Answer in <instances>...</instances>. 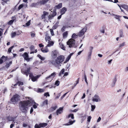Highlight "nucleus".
<instances>
[{
  "instance_id": "obj_1",
  "label": "nucleus",
  "mask_w": 128,
  "mask_h": 128,
  "mask_svg": "<svg viewBox=\"0 0 128 128\" xmlns=\"http://www.w3.org/2000/svg\"><path fill=\"white\" fill-rule=\"evenodd\" d=\"M26 98V99L27 98L28 100L20 102L19 105L20 110L25 114H26L27 112L28 106H30L34 103H35L33 100L30 97Z\"/></svg>"
},
{
  "instance_id": "obj_2",
  "label": "nucleus",
  "mask_w": 128,
  "mask_h": 128,
  "mask_svg": "<svg viewBox=\"0 0 128 128\" xmlns=\"http://www.w3.org/2000/svg\"><path fill=\"white\" fill-rule=\"evenodd\" d=\"M64 56H60L58 57L55 60H52L51 63L56 67H59L61 66L60 65V64L64 61Z\"/></svg>"
},
{
  "instance_id": "obj_3",
  "label": "nucleus",
  "mask_w": 128,
  "mask_h": 128,
  "mask_svg": "<svg viewBox=\"0 0 128 128\" xmlns=\"http://www.w3.org/2000/svg\"><path fill=\"white\" fill-rule=\"evenodd\" d=\"M75 40L74 39H70L67 42V45H69L70 48L73 47H76V46L75 45Z\"/></svg>"
},
{
  "instance_id": "obj_4",
  "label": "nucleus",
  "mask_w": 128,
  "mask_h": 128,
  "mask_svg": "<svg viewBox=\"0 0 128 128\" xmlns=\"http://www.w3.org/2000/svg\"><path fill=\"white\" fill-rule=\"evenodd\" d=\"M117 5L119 7L121 12L124 13V10L122 9V8L126 11H128V5H127L124 4H122L121 5L117 4Z\"/></svg>"
},
{
  "instance_id": "obj_5",
  "label": "nucleus",
  "mask_w": 128,
  "mask_h": 128,
  "mask_svg": "<svg viewBox=\"0 0 128 128\" xmlns=\"http://www.w3.org/2000/svg\"><path fill=\"white\" fill-rule=\"evenodd\" d=\"M19 100V96L17 94H16L13 96L12 98L10 100L13 104H15Z\"/></svg>"
},
{
  "instance_id": "obj_6",
  "label": "nucleus",
  "mask_w": 128,
  "mask_h": 128,
  "mask_svg": "<svg viewBox=\"0 0 128 128\" xmlns=\"http://www.w3.org/2000/svg\"><path fill=\"white\" fill-rule=\"evenodd\" d=\"M30 67L29 66L26 68H24L22 70L21 72L22 74H25L27 76H28V75L30 73Z\"/></svg>"
},
{
  "instance_id": "obj_7",
  "label": "nucleus",
  "mask_w": 128,
  "mask_h": 128,
  "mask_svg": "<svg viewBox=\"0 0 128 128\" xmlns=\"http://www.w3.org/2000/svg\"><path fill=\"white\" fill-rule=\"evenodd\" d=\"M87 29V28L86 27L83 28L78 33V36L81 37L84 36L85 33L86 32Z\"/></svg>"
},
{
  "instance_id": "obj_8",
  "label": "nucleus",
  "mask_w": 128,
  "mask_h": 128,
  "mask_svg": "<svg viewBox=\"0 0 128 128\" xmlns=\"http://www.w3.org/2000/svg\"><path fill=\"white\" fill-rule=\"evenodd\" d=\"M87 29V28L86 27L83 28L78 33V36L81 37L84 36L85 33L86 32Z\"/></svg>"
},
{
  "instance_id": "obj_9",
  "label": "nucleus",
  "mask_w": 128,
  "mask_h": 128,
  "mask_svg": "<svg viewBox=\"0 0 128 128\" xmlns=\"http://www.w3.org/2000/svg\"><path fill=\"white\" fill-rule=\"evenodd\" d=\"M56 75V73L54 72L50 76L46 78L45 79L47 82L51 81Z\"/></svg>"
},
{
  "instance_id": "obj_10",
  "label": "nucleus",
  "mask_w": 128,
  "mask_h": 128,
  "mask_svg": "<svg viewBox=\"0 0 128 128\" xmlns=\"http://www.w3.org/2000/svg\"><path fill=\"white\" fill-rule=\"evenodd\" d=\"M56 15V9H54L53 11L52 14L51 13L49 15L48 18V20H51Z\"/></svg>"
},
{
  "instance_id": "obj_11",
  "label": "nucleus",
  "mask_w": 128,
  "mask_h": 128,
  "mask_svg": "<svg viewBox=\"0 0 128 128\" xmlns=\"http://www.w3.org/2000/svg\"><path fill=\"white\" fill-rule=\"evenodd\" d=\"M93 49V47L90 46L89 48V50L88 54V60H90V56L92 53V50Z\"/></svg>"
},
{
  "instance_id": "obj_12",
  "label": "nucleus",
  "mask_w": 128,
  "mask_h": 128,
  "mask_svg": "<svg viewBox=\"0 0 128 128\" xmlns=\"http://www.w3.org/2000/svg\"><path fill=\"white\" fill-rule=\"evenodd\" d=\"M48 12L46 11H44L43 14L42 15L41 18L42 19H44V20H47V17L48 15Z\"/></svg>"
},
{
  "instance_id": "obj_13",
  "label": "nucleus",
  "mask_w": 128,
  "mask_h": 128,
  "mask_svg": "<svg viewBox=\"0 0 128 128\" xmlns=\"http://www.w3.org/2000/svg\"><path fill=\"white\" fill-rule=\"evenodd\" d=\"M94 102H98L101 101L100 99L99 96L97 95H95L94 97V98L92 100Z\"/></svg>"
},
{
  "instance_id": "obj_14",
  "label": "nucleus",
  "mask_w": 128,
  "mask_h": 128,
  "mask_svg": "<svg viewBox=\"0 0 128 128\" xmlns=\"http://www.w3.org/2000/svg\"><path fill=\"white\" fill-rule=\"evenodd\" d=\"M45 39L46 42L47 41L48 42L52 40L50 37L48 36V34L47 33H46V34Z\"/></svg>"
},
{
  "instance_id": "obj_15",
  "label": "nucleus",
  "mask_w": 128,
  "mask_h": 128,
  "mask_svg": "<svg viewBox=\"0 0 128 128\" xmlns=\"http://www.w3.org/2000/svg\"><path fill=\"white\" fill-rule=\"evenodd\" d=\"M49 0H42L38 2V4L43 5L46 4Z\"/></svg>"
},
{
  "instance_id": "obj_16",
  "label": "nucleus",
  "mask_w": 128,
  "mask_h": 128,
  "mask_svg": "<svg viewBox=\"0 0 128 128\" xmlns=\"http://www.w3.org/2000/svg\"><path fill=\"white\" fill-rule=\"evenodd\" d=\"M69 121V122L68 123L65 124L63 125L65 126H69L72 125L75 122V120H74L73 121H72V120L70 119Z\"/></svg>"
},
{
  "instance_id": "obj_17",
  "label": "nucleus",
  "mask_w": 128,
  "mask_h": 128,
  "mask_svg": "<svg viewBox=\"0 0 128 128\" xmlns=\"http://www.w3.org/2000/svg\"><path fill=\"white\" fill-rule=\"evenodd\" d=\"M48 44L46 46V48L48 47H50L51 46H52L54 44V42L52 41H50L48 42Z\"/></svg>"
},
{
  "instance_id": "obj_18",
  "label": "nucleus",
  "mask_w": 128,
  "mask_h": 128,
  "mask_svg": "<svg viewBox=\"0 0 128 128\" xmlns=\"http://www.w3.org/2000/svg\"><path fill=\"white\" fill-rule=\"evenodd\" d=\"M40 76V75H38L36 76H32L31 78L33 82H35L36 81L37 79L39 78Z\"/></svg>"
},
{
  "instance_id": "obj_19",
  "label": "nucleus",
  "mask_w": 128,
  "mask_h": 128,
  "mask_svg": "<svg viewBox=\"0 0 128 128\" xmlns=\"http://www.w3.org/2000/svg\"><path fill=\"white\" fill-rule=\"evenodd\" d=\"M57 53V51L56 50L52 51V57L54 58L56 57Z\"/></svg>"
},
{
  "instance_id": "obj_20",
  "label": "nucleus",
  "mask_w": 128,
  "mask_h": 128,
  "mask_svg": "<svg viewBox=\"0 0 128 128\" xmlns=\"http://www.w3.org/2000/svg\"><path fill=\"white\" fill-rule=\"evenodd\" d=\"M63 108H60L58 109L56 111V114L58 115L59 114H60L62 112Z\"/></svg>"
},
{
  "instance_id": "obj_21",
  "label": "nucleus",
  "mask_w": 128,
  "mask_h": 128,
  "mask_svg": "<svg viewBox=\"0 0 128 128\" xmlns=\"http://www.w3.org/2000/svg\"><path fill=\"white\" fill-rule=\"evenodd\" d=\"M23 56L24 58V59L26 60H28V55L26 52L24 53V54L23 55Z\"/></svg>"
},
{
  "instance_id": "obj_22",
  "label": "nucleus",
  "mask_w": 128,
  "mask_h": 128,
  "mask_svg": "<svg viewBox=\"0 0 128 128\" xmlns=\"http://www.w3.org/2000/svg\"><path fill=\"white\" fill-rule=\"evenodd\" d=\"M20 35V34H16V32H12L11 34V37L12 38L14 37L16 35L18 36Z\"/></svg>"
},
{
  "instance_id": "obj_23",
  "label": "nucleus",
  "mask_w": 128,
  "mask_h": 128,
  "mask_svg": "<svg viewBox=\"0 0 128 128\" xmlns=\"http://www.w3.org/2000/svg\"><path fill=\"white\" fill-rule=\"evenodd\" d=\"M66 8L64 7L62 8L61 10L60 13L61 14H64L65 12L66 11Z\"/></svg>"
},
{
  "instance_id": "obj_24",
  "label": "nucleus",
  "mask_w": 128,
  "mask_h": 128,
  "mask_svg": "<svg viewBox=\"0 0 128 128\" xmlns=\"http://www.w3.org/2000/svg\"><path fill=\"white\" fill-rule=\"evenodd\" d=\"M121 17V16L118 15H116L114 17V18L116 19L118 21V22H120L121 21L120 19V18Z\"/></svg>"
},
{
  "instance_id": "obj_25",
  "label": "nucleus",
  "mask_w": 128,
  "mask_h": 128,
  "mask_svg": "<svg viewBox=\"0 0 128 128\" xmlns=\"http://www.w3.org/2000/svg\"><path fill=\"white\" fill-rule=\"evenodd\" d=\"M41 51L44 53H46L48 52V50L47 48H46V46L45 48H42L41 49Z\"/></svg>"
},
{
  "instance_id": "obj_26",
  "label": "nucleus",
  "mask_w": 128,
  "mask_h": 128,
  "mask_svg": "<svg viewBox=\"0 0 128 128\" xmlns=\"http://www.w3.org/2000/svg\"><path fill=\"white\" fill-rule=\"evenodd\" d=\"M15 118V117H12L10 116L8 117L7 118V119L9 121H14V119Z\"/></svg>"
},
{
  "instance_id": "obj_27",
  "label": "nucleus",
  "mask_w": 128,
  "mask_h": 128,
  "mask_svg": "<svg viewBox=\"0 0 128 128\" xmlns=\"http://www.w3.org/2000/svg\"><path fill=\"white\" fill-rule=\"evenodd\" d=\"M39 125L40 127H44L47 126V124L46 123H40Z\"/></svg>"
},
{
  "instance_id": "obj_28",
  "label": "nucleus",
  "mask_w": 128,
  "mask_h": 128,
  "mask_svg": "<svg viewBox=\"0 0 128 128\" xmlns=\"http://www.w3.org/2000/svg\"><path fill=\"white\" fill-rule=\"evenodd\" d=\"M78 34H77L75 33H74L72 34V38L71 39H76L77 38L78 36Z\"/></svg>"
},
{
  "instance_id": "obj_29",
  "label": "nucleus",
  "mask_w": 128,
  "mask_h": 128,
  "mask_svg": "<svg viewBox=\"0 0 128 128\" xmlns=\"http://www.w3.org/2000/svg\"><path fill=\"white\" fill-rule=\"evenodd\" d=\"M60 46L63 50H65V49L64 47V46L63 44H62L61 42H60L59 43Z\"/></svg>"
},
{
  "instance_id": "obj_30",
  "label": "nucleus",
  "mask_w": 128,
  "mask_h": 128,
  "mask_svg": "<svg viewBox=\"0 0 128 128\" xmlns=\"http://www.w3.org/2000/svg\"><path fill=\"white\" fill-rule=\"evenodd\" d=\"M65 69L64 68L62 69L60 72L59 74V76H61L62 74H63L64 73Z\"/></svg>"
},
{
  "instance_id": "obj_31",
  "label": "nucleus",
  "mask_w": 128,
  "mask_h": 128,
  "mask_svg": "<svg viewBox=\"0 0 128 128\" xmlns=\"http://www.w3.org/2000/svg\"><path fill=\"white\" fill-rule=\"evenodd\" d=\"M68 34V32L67 31L64 32L63 34V38H66Z\"/></svg>"
},
{
  "instance_id": "obj_32",
  "label": "nucleus",
  "mask_w": 128,
  "mask_h": 128,
  "mask_svg": "<svg viewBox=\"0 0 128 128\" xmlns=\"http://www.w3.org/2000/svg\"><path fill=\"white\" fill-rule=\"evenodd\" d=\"M12 61L10 62L9 63H7L6 64V67L7 68H8L12 64Z\"/></svg>"
},
{
  "instance_id": "obj_33",
  "label": "nucleus",
  "mask_w": 128,
  "mask_h": 128,
  "mask_svg": "<svg viewBox=\"0 0 128 128\" xmlns=\"http://www.w3.org/2000/svg\"><path fill=\"white\" fill-rule=\"evenodd\" d=\"M71 117L72 119H73L74 118V115L72 114H69L68 117L67 118H70Z\"/></svg>"
},
{
  "instance_id": "obj_34",
  "label": "nucleus",
  "mask_w": 128,
  "mask_h": 128,
  "mask_svg": "<svg viewBox=\"0 0 128 128\" xmlns=\"http://www.w3.org/2000/svg\"><path fill=\"white\" fill-rule=\"evenodd\" d=\"M7 57L5 56H3L1 58L3 60V62L6 61L7 60Z\"/></svg>"
},
{
  "instance_id": "obj_35",
  "label": "nucleus",
  "mask_w": 128,
  "mask_h": 128,
  "mask_svg": "<svg viewBox=\"0 0 128 128\" xmlns=\"http://www.w3.org/2000/svg\"><path fill=\"white\" fill-rule=\"evenodd\" d=\"M126 42H124L122 43L121 44L119 45V47L120 48H122L124 46H126Z\"/></svg>"
},
{
  "instance_id": "obj_36",
  "label": "nucleus",
  "mask_w": 128,
  "mask_h": 128,
  "mask_svg": "<svg viewBox=\"0 0 128 128\" xmlns=\"http://www.w3.org/2000/svg\"><path fill=\"white\" fill-rule=\"evenodd\" d=\"M116 80V78H114L112 84L111 85L112 87H114L115 86V83Z\"/></svg>"
},
{
  "instance_id": "obj_37",
  "label": "nucleus",
  "mask_w": 128,
  "mask_h": 128,
  "mask_svg": "<svg viewBox=\"0 0 128 128\" xmlns=\"http://www.w3.org/2000/svg\"><path fill=\"white\" fill-rule=\"evenodd\" d=\"M124 36L123 34V33L122 30H120V37H123Z\"/></svg>"
},
{
  "instance_id": "obj_38",
  "label": "nucleus",
  "mask_w": 128,
  "mask_h": 128,
  "mask_svg": "<svg viewBox=\"0 0 128 128\" xmlns=\"http://www.w3.org/2000/svg\"><path fill=\"white\" fill-rule=\"evenodd\" d=\"M14 47V46H13L10 47L8 50V52L10 53L11 52L12 50Z\"/></svg>"
},
{
  "instance_id": "obj_39",
  "label": "nucleus",
  "mask_w": 128,
  "mask_h": 128,
  "mask_svg": "<svg viewBox=\"0 0 128 128\" xmlns=\"http://www.w3.org/2000/svg\"><path fill=\"white\" fill-rule=\"evenodd\" d=\"M38 57L40 58L41 60H45V58L42 57L40 55L38 54Z\"/></svg>"
},
{
  "instance_id": "obj_40",
  "label": "nucleus",
  "mask_w": 128,
  "mask_h": 128,
  "mask_svg": "<svg viewBox=\"0 0 128 128\" xmlns=\"http://www.w3.org/2000/svg\"><path fill=\"white\" fill-rule=\"evenodd\" d=\"M91 111H93L95 109V107H96V106L95 105H91Z\"/></svg>"
},
{
  "instance_id": "obj_41",
  "label": "nucleus",
  "mask_w": 128,
  "mask_h": 128,
  "mask_svg": "<svg viewBox=\"0 0 128 128\" xmlns=\"http://www.w3.org/2000/svg\"><path fill=\"white\" fill-rule=\"evenodd\" d=\"M68 26H64L62 28V32H64L66 28H68Z\"/></svg>"
},
{
  "instance_id": "obj_42",
  "label": "nucleus",
  "mask_w": 128,
  "mask_h": 128,
  "mask_svg": "<svg viewBox=\"0 0 128 128\" xmlns=\"http://www.w3.org/2000/svg\"><path fill=\"white\" fill-rule=\"evenodd\" d=\"M62 5L61 3H60L56 6V7L58 9H59L62 7Z\"/></svg>"
},
{
  "instance_id": "obj_43",
  "label": "nucleus",
  "mask_w": 128,
  "mask_h": 128,
  "mask_svg": "<svg viewBox=\"0 0 128 128\" xmlns=\"http://www.w3.org/2000/svg\"><path fill=\"white\" fill-rule=\"evenodd\" d=\"M48 104V100H46L44 101L43 103V105H45L47 104Z\"/></svg>"
},
{
  "instance_id": "obj_44",
  "label": "nucleus",
  "mask_w": 128,
  "mask_h": 128,
  "mask_svg": "<svg viewBox=\"0 0 128 128\" xmlns=\"http://www.w3.org/2000/svg\"><path fill=\"white\" fill-rule=\"evenodd\" d=\"M35 102L34 100H33ZM36 104V103H34L33 104H32V105L33 104V108H36L37 107V106L38 105V104Z\"/></svg>"
},
{
  "instance_id": "obj_45",
  "label": "nucleus",
  "mask_w": 128,
  "mask_h": 128,
  "mask_svg": "<svg viewBox=\"0 0 128 128\" xmlns=\"http://www.w3.org/2000/svg\"><path fill=\"white\" fill-rule=\"evenodd\" d=\"M24 6V5L23 4H21L19 6L18 8V10H20L21 8H22Z\"/></svg>"
},
{
  "instance_id": "obj_46",
  "label": "nucleus",
  "mask_w": 128,
  "mask_h": 128,
  "mask_svg": "<svg viewBox=\"0 0 128 128\" xmlns=\"http://www.w3.org/2000/svg\"><path fill=\"white\" fill-rule=\"evenodd\" d=\"M14 21V20H10L8 23L9 25H11Z\"/></svg>"
},
{
  "instance_id": "obj_47",
  "label": "nucleus",
  "mask_w": 128,
  "mask_h": 128,
  "mask_svg": "<svg viewBox=\"0 0 128 128\" xmlns=\"http://www.w3.org/2000/svg\"><path fill=\"white\" fill-rule=\"evenodd\" d=\"M50 31L51 34L52 36H54V31L53 30V29H50Z\"/></svg>"
},
{
  "instance_id": "obj_48",
  "label": "nucleus",
  "mask_w": 128,
  "mask_h": 128,
  "mask_svg": "<svg viewBox=\"0 0 128 128\" xmlns=\"http://www.w3.org/2000/svg\"><path fill=\"white\" fill-rule=\"evenodd\" d=\"M60 84V82L58 80H56L55 83V84L57 86H58Z\"/></svg>"
},
{
  "instance_id": "obj_49",
  "label": "nucleus",
  "mask_w": 128,
  "mask_h": 128,
  "mask_svg": "<svg viewBox=\"0 0 128 128\" xmlns=\"http://www.w3.org/2000/svg\"><path fill=\"white\" fill-rule=\"evenodd\" d=\"M58 27V26L57 24H55L52 27V29H55Z\"/></svg>"
},
{
  "instance_id": "obj_50",
  "label": "nucleus",
  "mask_w": 128,
  "mask_h": 128,
  "mask_svg": "<svg viewBox=\"0 0 128 128\" xmlns=\"http://www.w3.org/2000/svg\"><path fill=\"white\" fill-rule=\"evenodd\" d=\"M18 86H20V85H23V83L19 81L18 82Z\"/></svg>"
},
{
  "instance_id": "obj_51",
  "label": "nucleus",
  "mask_w": 128,
  "mask_h": 128,
  "mask_svg": "<svg viewBox=\"0 0 128 128\" xmlns=\"http://www.w3.org/2000/svg\"><path fill=\"white\" fill-rule=\"evenodd\" d=\"M30 49L31 50H33L34 49V46L33 45H32L30 47Z\"/></svg>"
},
{
  "instance_id": "obj_52",
  "label": "nucleus",
  "mask_w": 128,
  "mask_h": 128,
  "mask_svg": "<svg viewBox=\"0 0 128 128\" xmlns=\"http://www.w3.org/2000/svg\"><path fill=\"white\" fill-rule=\"evenodd\" d=\"M92 117L91 116H89L87 118V121L88 122H90V121Z\"/></svg>"
},
{
  "instance_id": "obj_53",
  "label": "nucleus",
  "mask_w": 128,
  "mask_h": 128,
  "mask_svg": "<svg viewBox=\"0 0 128 128\" xmlns=\"http://www.w3.org/2000/svg\"><path fill=\"white\" fill-rule=\"evenodd\" d=\"M100 32L103 33L104 32V28H102L100 30Z\"/></svg>"
},
{
  "instance_id": "obj_54",
  "label": "nucleus",
  "mask_w": 128,
  "mask_h": 128,
  "mask_svg": "<svg viewBox=\"0 0 128 128\" xmlns=\"http://www.w3.org/2000/svg\"><path fill=\"white\" fill-rule=\"evenodd\" d=\"M38 92H42L43 91V90L42 89L39 88L38 89Z\"/></svg>"
},
{
  "instance_id": "obj_55",
  "label": "nucleus",
  "mask_w": 128,
  "mask_h": 128,
  "mask_svg": "<svg viewBox=\"0 0 128 128\" xmlns=\"http://www.w3.org/2000/svg\"><path fill=\"white\" fill-rule=\"evenodd\" d=\"M70 56H69L67 57V58H66V62H64V63H65L66 62H67L70 59Z\"/></svg>"
},
{
  "instance_id": "obj_56",
  "label": "nucleus",
  "mask_w": 128,
  "mask_h": 128,
  "mask_svg": "<svg viewBox=\"0 0 128 128\" xmlns=\"http://www.w3.org/2000/svg\"><path fill=\"white\" fill-rule=\"evenodd\" d=\"M30 20H29L28 22L26 23V25L27 26H29L30 24Z\"/></svg>"
},
{
  "instance_id": "obj_57",
  "label": "nucleus",
  "mask_w": 128,
  "mask_h": 128,
  "mask_svg": "<svg viewBox=\"0 0 128 128\" xmlns=\"http://www.w3.org/2000/svg\"><path fill=\"white\" fill-rule=\"evenodd\" d=\"M44 96L46 97H47V96H50V94L48 92H46L44 94Z\"/></svg>"
},
{
  "instance_id": "obj_58",
  "label": "nucleus",
  "mask_w": 128,
  "mask_h": 128,
  "mask_svg": "<svg viewBox=\"0 0 128 128\" xmlns=\"http://www.w3.org/2000/svg\"><path fill=\"white\" fill-rule=\"evenodd\" d=\"M0 29L1 30H0V36H1L2 34L3 30L1 28H0Z\"/></svg>"
},
{
  "instance_id": "obj_59",
  "label": "nucleus",
  "mask_w": 128,
  "mask_h": 128,
  "mask_svg": "<svg viewBox=\"0 0 128 128\" xmlns=\"http://www.w3.org/2000/svg\"><path fill=\"white\" fill-rule=\"evenodd\" d=\"M38 124H36L35 126V128H40Z\"/></svg>"
},
{
  "instance_id": "obj_60",
  "label": "nucleus",
  "mask_w": 128,
  "mask_h": 128,
  "mask_svg": "<svg viewBox=\"0 0 128 128\" xmlns=\"http://www.w3.org/2000/svg\"><path fill=\"white\" fill-rule=\"evenodd\" d=\"M31 36L32 37H33L35 36V34L34 33H33V32L31 33Z\"/></svg>"
},
{
  "instance_id": "obj_61",
  "label": "nucleus",
  "mask_w": 128,
  "mask_h": 128,
  "mask_svg": "<svg viewBox=\"0 0 128 128\" xmlns=\"http://www.w3.org/2000/svg\"><path fill=\"white\" fill-rule=\"evenodd\" d=\"M68 92L65 93L61 97V99H62L65 96H66V94L68 93Z\"/></svg>"
},
{
  "instance_id": "obj_62",
  "label": "nucleus",
  "mask_w": 128,
  "mask_h": 128,
  "mask_svg": "<svg viewBox=\"0 0 128 128\" xmlns=\"http://www.w3.org/2000/svg\"><path fill=\"white\" fill-rule=\"evenodd\" d=\"M101 120V118L100 117H99L97 121V122H100Z\"/></svg>"
},
{
  "instance_id": "obj_63",
  "label": "nucleus",
  "mask_w": 128,
  "mask_h": 128,
  "mask_svg": "<svg viewBox=\"0 0 128 128\" xmlns=\"http://www.w3.org/2000/svg\"><path fill=\"white\" fill-rule=\"evenodd\" d=\"M29 74H30L29 77L30 78H31L32 77V76H33L32 73H30Z\"/></svg>"
},
{
  "instance_id": "obj_64",
  "label": "nucleus",
  "mask_w": 128,
  "mask_h": 128,
  "mask_svg": "<svg viewBox=\"0 0 128 128\" xmlns=\"http://www.w3.org/2000/svg\"><path fill=\"white\" fill-rule=\"evenodd\" d=\"M65 26H68V28H70L72 26L70 25V24H67Z\"/></svg>"
}]
</instances>
